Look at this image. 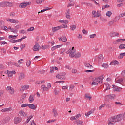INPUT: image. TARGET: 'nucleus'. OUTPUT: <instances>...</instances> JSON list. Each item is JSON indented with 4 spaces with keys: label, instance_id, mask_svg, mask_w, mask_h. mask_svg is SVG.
<instances>
[{
    "label": "nucleus",
    "instance_id": "nucleus-32",
    "mask_svg": "<svg viewBox=\"0 0 125 125\" xmlns=\"http://www.w3.org/2000/svg\"><path fill=\"white\" fill-rule=\"evenodd\" d=\"M43 2H44V0H37L36 1L37 4H41V3Z\"/></svg>",
    "mask_w": 125,
    "mask_h": 125
},
{
    "label": "nucleus",
    "instance_id": "nucleus-14",
    "mask_svg": "<svg viewBox=\"0 0 125 125\" xmlns=\"http://www.w3.org/2000/svg\"><path fill=\"white\" fill-rule=\"evenodd\" d=\"M108 122L110 123H116V120H115V116H111L108 118Z\"/></svg>",
    "mask_w": 125,
    "mask_h": 125
},
{
    "label": "nucleus",
    "instance_id": "nucleus-51",
    "mask_svg": "<svg viewBox=\"0 0 125 125\" xmlns=\"http://www.w3.org/2000/svg\"><path fill=\"white\" fill-rule=\"evenodd\" d=\"M54 93H55V95H57V94H58V93H59V90H58L57 89H55Z\"/></svg>",
    "mask_w": 125,
    "mask_h": 125
},
{
    "label": "nucleus",
    "instance_id": "nucleus-55",
    "mask_svg": "<svg viewBox=\"0 0 125 125\" xmlns=\"http://www.w3.org/2000/svg\"><path fill=\"white\" fill-rule=\"evenodd\" d=\"M94 111H95V109L93 108L91 111H89V113L91 115V114H93V113H94Z\"/></svg>",
    "mask_w": 125,
    "mask_h": 125
},
{
    "label": "nucleus",
    "instance_id": "nucleus-52",
    "mask_svg": "<svg viewBox=\"0 0 125 125\" xmlns=\"http://www.w3.org/2000/svg\"><path fill=\"white\" fill-rule=\"evenodd\" d=\"M20 33L21 34H23V35H24V34H27V32H26V31H25V30L22 29V30L20 31Z\"/></svg>",
    "mask_w": 125,
    "mask_h": 125
},
{
    "label": "nucleus",
    "instance_id": "nucleus-24",
    "mask_svg": "<svg viewBox=\"0 0 125 125\" xmlns=\"http://www.w3.org/2000/svg\"><path fill=\"white\" fill-rule=\"evenodd\" d=\"M84 65L85 67H86L88 69H92L93 68V66H92V65H90L89 63H85Z\"/></svg>",
    "mask_w": 125,
    "mask_h": 125
},
{
    "label": "nucleus",
    "instance_id": "nucleus-63",
    "mask_svg": "<svg viewBox=\"0 0 125 125\" xmlns=\"http://www.w3.org/2000/svg\"><path fill=\"white\" fill-rule=\"evenodd\" d=\"M123 77H125V70H123L121 73Z\"/></svg>",
    "mask_w": 125,
    "mask_h": 125
},
{
    "label": "nucleus",
    "instance_id": "nucleus-6",
    "mask_svg": "<svg viewBox=\"0 0 125 125\" xmlns=\"http://www.w3.org/2000/svg\"><path fill=\"white\" fill-rule=\"evenodd\" d=\"M26 76V75L24 74L23 72H21L19 74V81H22V80H23V79H25V77Z\"/></svg>",
    "mask_w": 125,
    "mask_h": 125
},
{
    "label": "nucleus",
    "instance_id": "nucleus-21",
    "mask_svg": "<svg viewBox=\"0 0 125 125\" xmlns=\"http://www.w3.org/2000/svg\"><path fill=\"white\" fill-rule=\"evenodd\" d=\"M119 35H120L119 33L113 32V33H110V36L111 37H117V36H119Z\"/></svg>",
    "mask_w": 125,
    "mask_h": 125
},
{
    "label": "nucleus",
    "instance_id": "nucleus-34",
    "mask_svg": "<svg viewBox=\"0 0 125 125\" xmlns=\"http://www.w3.org/2000/svg\"><path fill=\"white\" fill-rule=\"evenodd\" d=\"M125 48V44H121L119 45L120 49H124Z\"/></svg>",
    "mask_w": 125,
    "mask_h": 125
},
{
    "label": "nucleus",
    "instance_id": "nucleus-39",
    "mask_svg": "<svg viewBox=\"0 0 125 125\" xmlns=\"http://www.w3.org/2000/svg\"><path fill=\"white\" fill-rule=\"evenodd\" d=\"M25 107H29V104H23L21 105V108H25Z\"/></svg>",
    "mask_w": 125,
    "mask_h": 125
},
{
    "label": "nucleus",
    "instance_id": "nucleus-2",
    "mask_svg": "<svg viewBox=\"0 0 125 125\" xmlns=\"http://www.w3.org/2000/svg\"><path fill=\"white\" fill-rule=\"evenodd\" d=\"M65 76H66V73L64 72L60 74H58L56 77L60 80H66V77Z\"/></svg>",
    "mask_w": 125,
    "mask_h": 125
},
{
    "label": "nucleus",
    "instance_id": "nucleus-38",
    "mask_svg": "<svg viewBox=\"0 0 125 125\" xmlns=\"http://www.w3.org/2000/svg\"><path fill=\"white\" fill-rule=\"evenodd\" d=\"M17 38V36L16 35H9V39H16Z\"/></svg>",
    "mask_w": 125,
    "mask_h": 125
},
{
    "label": "nucleus",
    "instance_id": "nucleus-53",
    "mask_svg": "<svg viewBox=\"0 0 125 125\" xmlns=\"http://www.w3.org/2000/svg\"><path fill=\"white\" fill-rule=\"evenodd\" d=\"M81 116L82 115H81L80 114H79L76 115L75 117L76 118V119L77 120V119H79V118H81Z\"/></svg>",
    "mask_w": 125,
    "mask_h": 125
},
{
    "label": "nucleus",
    "instance_id": "nucleus-44",
    "mask_svg": "<svg viewBox=\"0 0 125 125\" xmlns=\"http://www.w3.org/2000/svg\"><path fill=\"white\" fill-rule=\"evenodd\" d=\"M9 92L11 94H14V89L12 88L9 91Z\"/></svg>",
    "mask_w": 125,
    "mask_h": 125
},
{
    "label": "nucleus",
    "instance_id": "nucleus-28",
    "mask_svg": "<svg viewBox=\"0 0 125 125\" xmlns=\"http://www.w3.org/2000/svg\"><path fill=\"white\" fill-rule=\"evenodd\" d=\"M75 53H76V51H71L69 55L72 58L75 57Z\"/></svg>",
    "mask_w": 125,
    "mask_h": 125
},
{
    "label": "nucleus",
    "instance_id": "nucleus-35",
    "mask_svg": "<svg viewBox=\"0 0 125 125\" xmlns=\"http://www.w3.org/2000/svg\"><path fill=\"white\" fill-rule=\"evenodd\" d=\"M0 6L1 7H5L6 6V2H3L0 3Z\"/></svg>",
    "mask_w": 125,
    "mask_h": 125
},
{
    "label": "nucleus",
    "instance_id": "nucleus-49",
    "mask_svg": "<svg viewBox=\"0 0 125 125\" xmlns=\"http://www.w3.org/2000/svg\"><path fill=\"white\" fill-rule=\"evenodd\" d=\"M30 65H31V61H27L26 62V66H27V67H29Z\"/></svg>",
    "mask_w": 125,
    "mask_h": 125
},
{
    "label": "nucleus",
    "instance_id": "nucleus-16",
    "mask_svg": "<svg viewBox=\"0 0 125 125\" xmlns=\"http://www.w3.org/2000/svg\"><path fill=\"white\" fill-rule=\"evenodd\" d=\"M61 29V26H57L56 27H54L52 28L53 33H55L56 31H58V30H60Z\"/></svg>",
    "mask_w": 125,
    "mask_h": 125
},
{
    "label": "nucleus",
    "instance_id": "nucleus-48",
    "mask_svg": "<svg viewBox=\"0 0 125 125\" xmlns=\"http://www.w3.org/2000/svg\"><path fill=\"white\" fill-rule=\"evenodd\" d=\"M24 61V59H21L18 61L19 64H23V62Z\"/></svg>",
    "mask_w": 125,
    "mask_h": 125
},
{
    "label": "nucleus",
    "instance_id": "nucleus-11",
    "mask_svg": "<svg viewBox=\"0 0 125 125\" xmlns=\"http://www.w3.org/2000/svg\"><path fill=\"white\" fill-rule=\"evenodd\" d=\"M7 21H9V22H10V23H14L15 24H17V23H19V21H18V20H15V19H8Z\"/></svg>",
    "mask_w": 125,
    "mask_h": 125
},
{
    "label": "nucleus",
    "instance_id": "nucleus-61",
    "mask_svg": "<svg viewBox=\"0 0 125 125\" xmlns=\"http://www.w3.org/2000/svg\"><path fill=\"white\" fill-rule=\"evenodd\" d=\"M41 48H42V49H46V48H47V46L46 45H43L42 46V47H41Z\"/></svg>",
    "mask_w": 125,
    "mask_h": 125
},
{
    "label": "nucleus",
    "instance_id": "nucleus-3",
    "mask_svg": "<svg viewBox=\"0 0 125 125\" xmlns=\"http://www.w3.org/2000/svg\"><path fill=\"white\" fill-rule=\"evenodd\" d=\"M30 4H31V2H24L19 5V7L20 8H25L27 7V5H30Z\"/></svg>",
    "mask_w": 125,
    "mask_h": 125
},
{
    "label": "nucleus",
    "instance_id": "nucleus-9",
    "mask_svg": "<svg viewBox=\"0 0 125 125\" xmlns=\"http://www.w3.org/2000/svg\"><path fill=\"white\" fill-rule=\"evenodd\" d=\"M21 121H22V119L21 118L16 117L14 118V123L16 125V124H19V122H21Z\"/></svg>",
    "mask_w": 125,
    "mask_h": 125
},
{
    "label": "nucleus",
    "instance_id": "nucleus-25",
    "mask_svg": "<svg viewBox=\"0 0 125 125\" xmlns=\"http://www.w3.org/2000/svg\"><path fill=\"white\" fill-rule=\"evenodd\" d=\"M116 82L117 83H120V84H122L124 82V79L123 78H121L117 80Z\"/></svg>",
    "mask_w": 125,
    "mask_h": 125
},
{
    "label": "nucleus",
    "instance_id": "nucleus-29",
    "mask_svg": "<svg viewBox=\"0 0 125 125\" xmlns=\"http://www.w3.org/2000/svg\"><path fill=\"white\" fill-rule=\"evenodd\" d=\"M125 52L123 53H120V55L118 56V59H122L125 56Z\"/></svg>",
    "mask_w": 125,
    "mask_h": 125
},
{
    "label": "nucleus",
    "instance_id": "nucleus-23",
    "mask_svg": "<svg viewBox=\"0 0 125 125\" xmlns=\"http://www.w3.org/2000/svg\"><path fill=\"white\" fill-rule=\"evenodd\" d=\"M104 84L106 86V89L104 90V92L106 91V90H109L111 88V86H110V84L109 83H104Z\"/></svg>",
    "mask_w": 125,
    "mask_h": 125
},
{
    "label": "nucleus",
    "instance_id": "nucleus-18",
    "mask_svg": "<svg viewBox=\"0 0 125 125\" xmlns=\"http://www.w3.org/2000/svg\"><path fill=\"white\" fill-rule=\"evenodd\" d=\"M28 100H29L30 103H32V102H33V101H34V100H35V97H34V95H30Z\"/></svg>",
    "mask_w": 125,
    "mask_h": 125
},
{
    "label": "nucleus",
    "instance_id": "nucleus-20",
    "mask_svg": "<svg viewBox=\"0 0 125 125\" xmlns=\"http://www.w3.org/2000/svg\"><path fill=\"white\" fill-rule=\"evenodd\" d=\"M98 58L99 59V62H102L103 61V55L102 54H100L98 56Z\"/></svg>",
    "mask_w": 125,
    "mask_h": 125
},
{
    "label": "nucleus",
    "instance_id": "nucleus-57",
    "mask_svg": "<svg viewBox=\"0 0 125 125\" xmlns=\"http://www.w3.org/2000/svg\"><path fill=\"white\" fill-rule=\"evenodd\" d=\"M0 69H1V70H3V69H4V65L3 64H0Z\"/></svg>",
    "mask_w": 125,
    "mask_h": 125
},
{
    "label": "nucleus",
    "instance_id": "nucleus-60",
    "mask_svg": "<svg viewBox=\"0 0 125 125\" xmlns=\"http://www.w3.org/2000/svg\"><path fill=\"white\" fill-rule=\"evenodd\" d=\"M108 125H115V123L114 122H110L108 121Z\"/></svg>",
    "mask_w": 125,
    "mask_h": 125
},
{
    "label": "nucleus",
    "instance_id": "nucleus-50",
    "mask_svg": "<svg viewBox=\"0 0 125 125\" xmlns=\"http://www.w3.org/2000/svg\"><path fill=\"white\" fill-rule=\"evenodd\" d=\"M95 37H96V34H91L90 35V39H93L94 38H95Z\"/></svg>",
    "mask_w": 125,
    "mask_h": 125
},
{
    "label": "nucleus",
    "instance_id": "nucleus-19",
    "mask_svg": "<svg viewBox=\"0 0 125 125\" xmlns=\"http://www.w3.org/2000/svg\"><path fill=\"white\" fill-rule=\"evenodd\" d=\"M92 14L94 15V17H99L100 16V14L98 12H96V11H93Z\"/></svg>",
    "mask_w": 125,
    "mask_h": 125
},
{
    "label": "nucleus",
    "instance_id": "nucleus-59",
    "mask_svg": "<svg viewBox=\"0 0 125 125\" xmlns=\"http://www.w3.org/2000/svg\"><path fill=\"white\" fill-rule=\"evenodd\" d=\"M66 17L67 19H71V16L70 14H66Z\"/></svg>",
    "mask_w": 125,
    "mask_h": 125
},
{
    "label": "nucleus",
    "instance_id": "nucleus-10",
    "mask_svg": "<svg viewBox=\"0 0 125 125\" xmlns=\"http://www.w3.org/2000/svg\"><path fill=\"white\" fill-rule=\"evenodd\" d=\"M29 85H24L21 87L20 90V91H24V90H27V89H29Z\"/></svg>",
    "mask_w": 125,
    "mask_h": 125
},
{
    "label": "nucleus",
    "instance_id": "nucleus-13",
    "mask_svg": "<svg viewBox=\"0 0 125 125\" xmlns=\"http://www.w3.org/2000/svg\"><path fill=\"white\" fill-rule=\"evenodd\" d=\"M52 113L54 117H57L58 116V113H57V109L54 108L52 109Z\"/></svg>",
    "mask_w": 125,
    "mask_h": 125
},
{
    "label": "nucleus",
    "instance_id": "nucleus-5",
    "mask_svg": "<svg viewBox=\"0 0 125 125\" xmlns=\"http://www.w3.org/2000/svg\"><path fill=\"white\" fill-rule=\"evenodd\" d=\"M106 99L109 100V99L114 100L116 99V95L115 94H110L105 96Z\"/></svg>",
    "mask_w": 125,
    "mask_h": 125
},
{
    "label": "nucleus",
    "instance_id": "nucleus-58",
    "mask_svg": "<svg viewBox=\"0 0 125 125\" xmlns=\"http://www.w3.org/2000/svg\"><path fill=\"white\" fill-rule=\"evenodd\" d=\"M11 32H12L13 33H16V29L12 28L10 29Z\"/></svg>",
    "mask_w": 125,
    "mask_h": 125
},
{
    "label": "nucleus",
    "instance_id": "nucleus-4",
    "mask_svg": "<svg viewBox=\"0 0 125 125\" xmlns=\"http://www.w3.org/2000/svg\"><path fill=\"white\" fill-rule=\"evenodd\" d=\"M40 49H41V46H40V44L37 42L36 44L33 46V50L34 51H39Z\"/></svg>",
    "mask_w": 125,
    "mask_h": 125
},
{
    "label": "nucleus",
    "instance_id": "nucleus-41",
    "mask_svg": "<svg viewBox=\"0 0 125 125\" xmlns=\"http://www.w3.org/2000/svg\"><path fill=\"white\" fill-rule=\"evenodd\" d=\"M4 25V21H0V28H1L2 29V26Z\"/></svg>",
    "mask_w": 125,
    "mask_h": 125
},
{
    "label": "nucleus",
    "instance_id": "nucleus-22",
    "mask_svg": "<svg viewBox=\"0 0 125 125\" xmlns=\"http://www.w3.org/2000/svg\"><path fill=\"white\" fill-rule=\"evenodd\" d=\"M19 114L21 116V117H26L27 116V114L24 112L23 110H21L19 112Z\"/></svg>",
    "mask_w": 125,
    "mask_h": 125
},
{
    "label": "nucleus",
    "instance_id": "nucleus-1",
    "mask_svg": "<svg viewBox=\"0 0 125 125\" xmlns=\"http://www.w3.org/2000/svg\"><path fill=\"white\" fill-rule=\"evenodd\" d=\"M104 78H105V75L103 74L98 78H93L92 81L93 82H97L99 83H103V79H104Z\"/></svg>",
    "mask_w": 125,
    "mask_h": 125
},
{
    "label": "nucleus",
    "instance_id": "nucleus-46",
    "mask_svg": "<svg viewBox=\"0 0 125 125\" xmlns=\"http://www.w3.org/2000/svg\"><path fill=\"white\" fill-rule=\"evenodd\" d=\"M114 90H115V91H118V92H120V91H121V90H122V88H121V87L115 88Z\"/></svg>",
    "mask_w": 125,
    "mask_h": 125
},
{
    "label": "nucleus",
    "instance_id": "nucleus-42",
    "mask_svg": "<svg viewBox=\"0 0 125 125\" xmlns=\"http://www.w3.org/2000/svg\"><path fill=\"white\" fill-rule=\"evenodd\" d=\"M35 30V28L34 27H31L28 29H27V32H31V31H34Z\"/></svg>",
    "mask_w": 125,
    "mask_h": 125
},
{
    "label": "nucleus",
    "instance_id": "nucleus-15",
    "mask_svg": "<svg viewBox=\"0 0 125 125\" xmlns=\"http://www.w3.org/2000/svg\"><path fill=\"white\" fill-rule=\"evenodd\" d=\"M28 107L30 109H31V110H36V109H37L36 105L33 104H29Z\"/></svg>",
    "mask_w": 125,
    "mask_h": 125
},
{
    "label": "nucleus",
    "instance_id": "nucleus-33",
    "mask_svg": "<svg viewBox=\"0 0 125 125\" xmlns=\"http://www.w3.org/2000/svg\"><path fill=\"white\" fill-rule=\"evenodd\" d=\"M123 16H125V13H122L121 14H119V16L116 17V18H118L119 19L121 17H123Z\"/></svg>",
    "mask_w": 125,
    "mask_h": 125
},
{
    "label": "nucleus",
    "instance_id": "nucleus-47",
    "mask_svg": "<svg viewBox=\"0 0 125 125\" xmlns=\"http://www.w3.org/2000/svg\"><path fill=\"white\" fill-rule=\"evenodd\" d=\"M10 120V117H7L5 118V123H8V121Z\"/></svg>",
    "mask_w": 125,
    "mask_h": 125
},
{
    "label": "nucleus",
    "instance_id": "nucleus-7",
    "mask_svg": "<svg viewBox=\"0 0 125 125\" xmlns=\"http://www.w3.org/2000/svg\"><path fill=\"white\" fill-rule=\"evenodd\" d=\"M122 117H123V114H120L115 116V120L116 122H120L122 120Z\"/></svg>",
    "mask_w": 125,
    "mask_h": 125
},
{
    "label": "nucleus",
    "instance_id": "nucleus-8",
    "mask_svg": "<svg viewBox=\"0 0 125 125\" xmlns=\"http://www.w3.org/2000/svg\"><path fill=\"white\" fill-rule=\"evenodd\" d=\"M58 39L61 42H67V37L65 35L62 36L61 37H59Z\"/></svg>",
    "mask_w": 125,
    "mask_h": 125
},
{
    "label": "nucleus",
    "instance_id": "nucleus-40",
    "mask_svg": "<svg viewBox=\"0 0 125 125\" xmlns=\"http://www.w3.org/2000/svg\"><path fill=\"white\" fill-rule=\"evenodd\" d=\"M112 13L111 11L107 12L106 15V16H108V17H111V15H112Z\"/></svg>",
    "mask_w": 125,
    "mask_h": 125
},
{
    "label": "nucleus",
    "instance_id": "nucleus-37",
    "mask_svg": "<svg viewBox=\"0 0 125 125\" xmlns=\"http://www.w3.org/2000/svg\"><path fill=\"white\" fill-rule=\"evenodd\" d=\"M75 58H79V57H81V53L78 52L76 54L74 55Z\"/></svg>",
    "mask_w": 125,
    "mask_h": 125
},
{
    "label": "nucleus",
    "instance_id": "nucleus-31",
    "mask_svg": "<svg viewBox=\"0 0 125 125\" xmlns=\"http://www.w3.org/2000/svg\"><path fill=\"white\" fill-rule=\"evenodd\" d=\"M6 6H8L9 7H11L12 6V3L10 2H6Z\"/></svg>",
    "mask_w": 125,
    "mask_h": 125
},
{
    "label": "nucleus",
    "instance_id": "nucleus-62",
    "mask_svg": "<svg viewBox=\"0 0 125 125\" xmlns=\"http://www.w3.org/2000/svg\"><path fill=\"white\" fill-rule=\"evenodd\" d=\"M12 88L11 86H8L6 88V90H7V91H9Z\"/></svg>",
    "mask_w": 125,
    "mask_h": 125
},
{
    "label": "nucleus",
    "instance_id": "nucleus-17",
    "mask_svg": "<svg viewBox=\"0 0 125 125\" xmlns=\"http://www.w3.org/2000/svg\"><path fill=\"white\" fill-rule=\"evenodd\" d=\"M110 65H120V62L118 61L115 60L112 61L110 63Z\"/></svg>",
    "mask_w": 125,
    "mask_h": 125
},
{
    "label": "nucleus",
    "instance_id": "nucleus-43",
    "mask_svg": "<svg viewBox=\"0 0 125 125\" xmlns=\"http://www.w3.org/2000/svg\"><path fill=\"white\" fill-rule=\"evenodd\" d=\"M96 81H93L91 83V85H98V83L97 82H95Z\"/></svg>",
    "mask_w": 125,
    "mask_h": 125
},
{
    "label": "nucleus",
    "instance_id": "nucleus-45",
    "mask_svg": "<svg viewBox=\"0 0 125 125\" xmlns=\"http://www.w3.org/2000/svg\"><path fill=\"white\" fill-rule=\"evenodd\" d=\"M115 23V21H110L108 23V25H109V26H112V25H113V24H114Z\"/></svg>",
    "mask_w": 125,
    "mask_h": 125
},
{
    "label": "nucleus",
    "instance_id": "nucleus-64",
    "mask_svg": "<svg viewBox=\"0 0 125 125\" xmlns=\"http://www.w3.org/2000/svg\"><path fill=\"white\" fill-rule=\"evenodd\" d=\"M31 125H36V123H35V121L34 120H32L31 123Z\"/></svg>",
    "mask_w": 125,
    "mask_h": 125
},
{
    "label": "nucleus",
    "instance_id": "nucleus-26",
    "mask_svg": "<svg viewBox=\"0 0 125 125\" xmlns=\"http://www.w3.org/2000/svg\"><path fill=\"white\" fill-rule=\"evenodd\" d=\"M41 89L42 91H45V90H48V88H47L45 85H43L41 86Z\"/></svg>",
    "mask_w": 125,
    "mask_h": 125
},
{
    "label": "nucleus",
    "instance_id": "nucleus-54",
    "mask_svg": "<svg viewBox=\"0 0 125 125\" xmlns=\"http://www.w3.org/2000/svg\"><path fill=\"white\" fill-rule=\"evenodd\" d=\"M10 42H11V43H15L16 42V40L11 39L10 41Z\"/></svg>",
    "mask_w": 125,
    "mask_h": 125
},
{
    "label": "nucleus",
    "instance_id": "nucleus-12",
    "mask_svg": "<svg viewBox=\"0 0 125 125\" xmlns=\"http://www.w3.org/2000/svg\"><path fill=\"white\" fill-rule=\"evenodd\" d=\"M16 72L15 71H9L7 70V74L8 76V77H12L13 75L15 74Z\"/></svg>",
    "mask_w": 125,
    "mask_h": 125
},
{
    "label": "nucleus",
    "instance_id": "nucleus-27",
    "mask_svg": "<svg viewBox=\"0 0 125 125\" xmlns=\"http://www.w3.org/2000/svg\"><path fill=\"white\" fill-rule=\"evenodd\" d=\"M76 123H77V125H83V121L80 120H77L76 121Z\"/></svg>",
    "mask_w": 125,
    "mask_h": 125
},
{
    "label": "nucleus",
    "instance_id": "nucleus-30",
    "mask_svg": "<svg viewBox=\"0 0 125 125\" xmlns=\"http://www.w3.org/2000/svg\"><path fill=\"white\" fill-rule=\"evenodd\" d=\"M76 28H77V25L75 24L70 26V30L71 31H75V29H76Z\"/></svg>",
    "mask_w": 125,
    "mask_h": 125
},
{
    "label": "nucleus",
    "instance_id": "nucleus-36",
    "mask_svg": "<svg viewBox=\"0 0 125 125\" xmlns=\"http://www.w3.org/2000/svg\"><path fill=\"white\" fill-rule=\"evenodd\" d=\"M102 67L103 68H105V69H107V68L109 67V65H108V64L103 63L102 64Z\"/></svg>",
    "mask_w": 125,
    "mask_h": 125
},
{
    "label": "nucleus",
    "instance_id": "nucleus-56",
    "mask_svg": "<svg viewBox=\"0 0 125 125\" xmlns=\"http://www.w3.org/2000/svg\"><path fill=\"white\" fill-rule=\"evenodd\" d=\"M60 27H61V28H67L68 26H67V24H63L61 26H59Z\"/></svg>",
    "mask_w": 125,
    "mask_h": 125
}]
</instances>
